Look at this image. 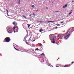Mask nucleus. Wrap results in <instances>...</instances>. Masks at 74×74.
<instances>
[{
    "mask_svg": "<svg viewBox=\"0 0 74 74\" xmlns=\"http://www.w3.org/2000/svg\"><path fill=\"white\" fill-rule=\"evenodd\" d=\"M10 41H11L10 38L7 37L5 38L3 42H9Z\"/></svg>",
    "mask_w": 74,
    "mask_h": 74,
    "instance_id": "f257e3e1",
    "label": "nucleus"
},
{
    "mask_svg": "<svg viewBox=\"0 0 74 74\" xmlns=\"http://www.w3.org/2000/svg\"><path fill=\"white\" fill-rule=\"evenodd\" d=\"M70 33H69L68 34H66L64 36V38H65V40H66L68 38H69L70 37Z\"/></svg>",
    "mask_w": 74,
    "mask_h": 74,
    "instance_id": "f03ea898",
    "label": "nucleus"
},
{
    "mask_svg": "<svg viewBox=\"0 0 74 74\" xmlns=\"http://www.w3.org/2000/svg\"><path fill=\"white\" fill-rule=\"evenodd\" d=\"M33 38H32V37H31L29 39V40H28V42H29V41H32V42H34V41H35V39H34L33 41Z\"/></svg>",
    "mask_w": 74,
    "mask_h": 74,
    "instance_id": "7ed1b4c3",
    "label": "nucleus"
},
{
    "mask_svg": "<svg viewBox=\"0 0 74 74\" xmlns=\"http://www.w3.org/2000/svg\"><path fill=\"white\" fill-rule=\"evenodd\" d=\"M58 37H59L60 39H63V35L62 34H59L58 36Z\"/></svg>",
    "mask_w": 74,
    "mask_h": 74,
    "instance_id": "20e7f679",
    "label": "nucleus"
},
{
    "mask_svg": "<svg viewBox=\"0 0 74 74\" xmlns=\"http://www.w3.org/2000/svg\"><path fill=\"white\" fill-rule=\"evenodd\" d=\"M74 31V27H72L70 29V32L72 33Z\"/></svg>",
    "mask_w": 74,
    "mask_h": 74,
    "instance_id": "39448f33",
    "label": "nucleus"
},
{
    "mask_svg": "<svg viewBox=\"0 0 74 74\" xmlns=\"http://www.w3.org/2000/svg\"><path fill=\"white\" fill-rule=\"evenodd\" d=\"M13 30H16L17 31H18V28H16L15 27V26H14L13 28Z\"/></svg>",
    "mask_w": 74,
    "mask_h": 74,
    "instance_id": "423d86ee",
    "label": "nucleus"
},
{
    "mask_svg": "<svg viewBox=\"0 0 74 74\" xmlns=\"http://www.w3.org/2000/svg\"><path fill=\"white\" fill-rule=\"evenodd\" d=\"M56 36L55 35H53V37L51 38V40H55L56 39Z\"/></svg>",
    "mask_w": 74,
    "mask_h": 74,
    "instance_id": "0eeeda50",
    "label": "nucleus"
},
{
    "mask_svg": "<svg viewBox=\"0 0 74 74\" xmlns=\"http://www.w3.org/2000/svg\"><path fill=\"white\" fill-rule=\"evenodd\" d=\"M53 34H52V35H51L50 34L49 36V37L50 38V40H51L52 39V38L53 36Z\"/></svg>",
    "mask_w": 74,
    "mask_h": 74,
    "instance_id": "6e6552de",
    "label": "nucleus"
},
{
    "mask_svg": "<svg viewBox=\"0 0 74 74\" xmlns=\"http://www.w3.org/2000/svg\"><path fill=\"white\" fill-rule=\"evenodd\" d=\"M55 43H56V44L57 45H59V41L58 40L56 41Z\"/></svg>",
    "mask_w": 74,
    "mask_h": 74,
    "instance_id": "1a4fd4ad",
    "label": "nucleus"
},
{
    "mask_svg": "<svg viewBox=\"0 0 74 74\" xmlns=\"http://www.w3.org/2000/svg\"><path fill=\"white\" fill-rule=\"evenodd\" d=\"M13 32V31L12 30V29H11L10 30H9L8 31V33H12Z\"/></svg>",
    "mask_w": 74,
    "mask_h": 74,
    "instance_id": "9d476101",
    "label": "nucleus"
},
{
    "mask_svg": "<svg viewBox=\"0 0 74 74\" xmlns=\"http://www.w3.org/2000/svg\"><path fill=\"white\" fill-rule=\"evenodd\" d=\"M13 24L14 25H17V23L16 22H14L13 23Z\"/></svg>",
    "mask_w": 74,
    "mask_h": 74,
    "instance_id": "9b49d317",
    "label": "nucleus"
},
{
    "mask_svg": "<svg viewBox=\"0 0 74 74\" xmlns=\"http://www.w3.org/2000/svg\"><path fill=\"white\" fill-rule=\"evenodd\" d=\"M51 42H52V43H53V44H55V40H51Z\"/></svg>",
    "mask_w": 74,
    "mask_h": 74,
    "instance_id": "f8f14e48",
    "label": "nucleus"
},
{
    "mask_svg": "<svg viewBox=\"0 0 74 74\" xmlns=\"http://www.w3.org/2000/svg\"><path fill=\"white\" fill-rule=\"evenodd\" d=\"M67 6V4H66L65 5L63 6V8H65V7H66Z\"/></svg>",
    "mask_w": 74,
    "mask_h": 74,
    "instance_id": "ddd939ff",
    "label": "nucleus"
},
{
    "mask_svg": "<svg viewBox=\"0 0 74 74\" xmlns=\"http://www.w3.org/2000/svg\"><path fill=\"white\" fill-rule=\"evenodd\" d=\"M43 31V30H42V29H41L39 30L40 32H42Z\"/></svg>",
    "mask_w": 74,
    "mask_h": 74,
    "instance_id": "4468645a",
    "label": "nucleus"
},
{
    "mask_svg": "<svg viewBox=\"0 0 74 74\" xmlns=\"http://www.w3.org/2000/svg\"><path fill=\"white\" fill-rule=\"evenodd\" d=\"M28 25V27H27L28 28H29V27H30V25H29V24H27Z\"/></svg>",
    "mask_w": 74,
    "mask_h": 74,
    "instance_id": "2eb2a0df",
    "label": "nucleus"
},
{
    "mask_svg": "<svg viewBox=\"0 0 74 74\" xmlns=\"http://www.w3.org/2000/svg\"><path fill=\"white\" fill-rule=\"evenodd\" d=\"M41 56H45V54H44V53H42V54H41Z\"/></svg>",
    "mask_w": 74,
    "mask_h": 74,
    "instance_id": "dca6fc26",
    "label": "nucleus"
},
{
    "mask_svg": "<svg viewBox=\"0 0 74 74\" xmlns=\"http://www.w3.org/2000/svg\"><path fill=\"white\" fill-rule=\"evenodd\" d=\"M14 49H16V51H19V50L16 49V48L15 47H14Z\"/></svg>",
    "mask_w": 74,
    "mask_h": 74,
    "instance_id": "f3484780",
    "label": "nucleus"
},
{
    "mask_svg": "<svg viewBox=\"0 0 74 74\" xmlns=\"http://www.w3.org/2000/svg\"><path fill=\"white\" fill-rule=\"evenodd\" d=\"M48 66H50V67H53V66H52V65H50V64H49V65H48Z\"/></svg>",
    "mask_w": 74,
    "mask_h": 74,
    "instance_id": "a211bd4d",
    "label": "nucleus"
},
{
    "mask_svg": "<svg viewBox=\"0 0 74 74\" xmlns=\"http://www.w3.org/2000/svg\"><path fill=\"white\" fill-rule=\"evenodd\" d=\"M32 7H36V6H34V5H32Z\"/></svg>",
    "mask_w": 74,
    "mask_h": 74,
    "instance_id": "6ab92c4d",
    "label": "nucleus"
},
{
    "mask_svg": "<svg viewBox=\"0 0 74 74\" xmlns=\"http://www.w3.org/2000/svg\"><path fill=\"white\" fill-rule=\"evenodd\" d=\"M67 65H65L64 66H63V67H67Z\"/></svg>",
    "mask_w": 74,
    "mask_h": 74,
    "instance_id": "aec40b11",
    "label": "nucleus"
},
{
    "mask_svg": "<svg viewBox=\"0 0 74 74\" xmlns=\"http://www.w3.org/2000/svg\"><path fill=\"white\" fill-rule=\"evenodd\" d=\"M23 18H26V17H25V16L24 15H23Z\"/></svg>",
    "mask_w": 74,
    "mask_h": 74,
    "instance_id": "412c9836",
    "label": "nucleus"
},
{
    "mask_svg": "<svg viewBox=\"0 0 74 74\" xmlns=\"http://www.w3.org/2000/svg\"><path fill=\"white\" fill-rule=\"evenodd\" d=\"M27 36H25L24 38V39H25V38H27Z\"/></svg>",
    "mask_w": 74,
    "mask_h": 74,
    "instance_id": "4be33fe9",
    "label": "nucleus"
},
{
    "mask_svg": "<svg viewBox=\"0 0 74 74\" xmlns=\"http://www.w3.org/2000/svg\"><path fill=\"white\" fill-rule=\"evenodd\" d=\"M56 25L57 26H60L59 25V24H56Z\"/></svg>",
    "mask_w": 74,
    "mask_h": 74,
    "instance_id": "5701e85b",
    "label": "nucleus"
},
{
    "mask_svg": "<svg viewBox=\"0 0 74 74\" xmlns=\"http://www.w3.org/2000/svg\"><path fill=\"white\" fill-rule=\"evenodd\" d=\"M72 13H73V12H70L69 13V15H71V14H72Z\"/></svg>",
    "mask_w": 74,
    "mask_h": 74,
    "instance_id": "b1692460",
    "label": "nucleus"
},
{
    "mask_svg": "<svg viewBox=\"0 0 74 74\" xmlns=\"http://www.w3.org/2000/svg\"><path fill=\"white\" fill-rule=\"evenodd\" d=\"M18 4H20V0H19Z\"/></svg>",
    "mask_w": 74,
    "mask_h": 74,
    "instance_id": "393cba45",
    "label": "nucleus"
},
{
    "mask_svg": "<svg viewBox=\"0 0 74 74\" xmlns=\"http://www.w3.org/2000/svg\"><path fill=\"white\" fill-rule=\"evenodd\" d=\"M5 10H6L7 12H8V10H7V9H6Z\"/></svg>",
    "mask_w": 74,
    "mask_h": 74,
    "instance_id": "a878e982",
    "label": "nucleus"
},
{
    "mask_svg": "<svg viewBox=\"0 0 74 74\" xmlns=\"http://www.w3.org/2000/svg\"><path fill=\"white\" fill-rule=\"evenodd\" d=\"M35 11H36V12H37L38 11V9H36V10H35Z\"/></svg>",
    "mask_w": 74,
    "mask_h": 74,
    "instance_id": "bb28decb",
    "label": "nucleus"
},
{
    "mask_svg": "<svg viewBox=\"0 0 74 74\" xmlns=\"http://www.w3.org/2000/svg\"><path fill=\"white\" fill-rule=\"evenodd\" d=\"M35 50H39V49H38V48L36 49H35Z\"/></svg>",
    "mask_w": 74,
    "mask_h": 74,
    "instance_id": "cd10ccee",
    "label": "nucleus"
},
{
    "mask_svg": "<svg viewBox=\"0 0 74 74\" xmlns=\"http://www.w3.org/2000/svg\"><path fill=\"white\" fill-rule=\"evenodd\" d=\"M56 12H59L58 11H56L55 12V13H56Z\"/></svg>",
    "mask_w": 74,
    "mask_h": 74,
    "instance_id": "c85d7f7f",
    "label": "nucleus"
},
{
    "mask_svg": "<svg viewBox=\"0 0 74 74\" xmlns=\"http://www.w3.org/2000/svg\"><path fill=\"white\" fill-rule=\"evenodd\" d=\"M55 29H58V27H56Z\"/></svg>",
    "mask_w": 74,
    "mask_h": 74,
    "instance_id": "c756f323",
    "label": "nucleus"
},
{
    "mask_svg": "<svg viewBox=\"0 0 74 74\" xmlns=\"http://www.w3.org/2000/svg\"><path fill=\"white\" fill-rule=\"evenodd\" d=\"M64 22V21H62L61 22V23H63Z\"/></svg>",
    "mask_w": 74,
    "mask_h": 74,
    "instance_id": "7c9ffc66",
    "label": "nucleus"
},
{
    "mask_svg": "<svg viewBox=\"0 0 74 74\" xmlns=\"http://www.w3.org/2000/svg\"><path fill=\"white\" fill-rule=\"evenodd\" d=\"M56 67H59V66H56Z\"/></svg>",
    "mask_w": 74,
    "mask_h": 74,
    "instance_id": "2f4dec72",
    "label": "nucleus"
},
{
    "mask_svg": "<svg viewBox=\"0 0 74 74\" xmlns=\"http://www.w3.org/2000/svg\"><path fill=\"white\" fill-rule=\"evenodd\" d=\"M42 45L41 44H40V46H41Z\"/></svg>",
    "mask_w": 74,
    "mask_h": 74,
    "instance_id": "473e14b6",
    "label": "nucleus"
},
{
    "mask_svg": "<svg viewBox=\"0 0 74 74\" xmlns=\"http://www.w3.org/2000/svg\"><path fill=\"white\" fill-rule=\"evenodd\" d=\"M72 64H73V63H74V62H72V63H71V64H72Z\"/></svg>",
    "mask_w": 74,
    "mask_h": 74,
    "instance_id": "72a5a7b5",
    "label": "nucleus"
},
{
    "mask_svg": "<svg viewBox=\"0 0 74 74\" xmlns=\"http://www.w3.org/2000/svg\"><path fill=\"white\" fill-rule=\"evenodd\" d=\"M32 15H35V14H34V13H33L32 14Z\"/></svg>",
    "mask_w": 74,
    "mask_h": 74,
    "instance_id": "f704fd0d",
    "label": "nucleus"
},
{
    "mask_svg": "<svg viewBox=\"0 0 74 74\" xmlns=\"http://www.w3.org/2000/svg\"><path fill=\"white\" fill-rule=\"evenodd\" d=\"M52 23H53V22H55V21H52L51 22Z\"/></svg>",
    "mask_w": 74,
    "mask_h": 74,
    "instance_id": "c9c22d12",
    "label": "nucleus"
},
{
    "mask_svg": "<svg viewBox=\"0 0 74 74\" xmlns=\"http://www.w3.org/2000/svg\"><path fill=\"white\" fill-rule=\"evenodd\" d=\"M51 22V21H48V22Z\"/></svg>",
    "mask_w": 74,
    "mask_h": 74,
    "instance_id": "e433bc0d",
    "label": "nucleus"
},
{
    "mask_svg": "<svg viewBox=\"0 0 74 74\" xmlns=\"http://www.w3.org/2000/svg\"><path fill=\"white\" fill-rule=\"evenodd\" d=\"M46 8H47V9H48V7H46Z\"/></svg>",
    "mask_w": 74,
    "mask_h": 74,
    "instance_id": "4c0bfd02",
    "label": "nucleus"
},
{
    "mask_svg": "<svg viewBox=\"0 0 74 74\" xmlns=\"http://www.w3.org/2000/svg\"><path fill=\"white\" fill-rule=\"evenodd\" d=\"M69 30H68V31H67V33H69Z\"/></svg>",
    "mask_w": 74,
    "mask_h": 74,
    "instance_id": "58836bf2",
    "label": "nucleus"
},
{
    "mask_svg": "<svg viewBox=\"0 0 74 74\" xmlns=\"http://www.w3.org/2000/svg\"><path fill=\"white\" fill-rule=\"evenodd\" d=\"M72 1V3H73V2H74V1Z\"/></svg>",
    "mask_w": 74,
    "mask_h": 74,
    "instance_id": "ea45409f",
    "label": "nucleus"
},
{
    "mask_svg": "<svg viewBox=\"0 0 74 74\" xmlns=\"http://www.w3.org/2000/svg\"><path fill=\"white\" fill-rule=\"evenodd\" d=\"M8 31H9L8 30H7V32H8Z\"/></svg>",
    "mask_w": 74,
    "mask_h": 74,
    "instance_id": "a19ab883",
    "label": "nucleus"
},
{
    "mask_svg": "<svg viewBox=\"0 0 74 74\" xmlns=\"http://www.w3.org/2000/svg\"><path fill=\"white\" fill-rule=\"evenodd\" d=\"M32 16V14H31L30 15V16Z\"/></svg>",
    "mask_w": 74,
    "mask_h": 74,
    "instance_id": "79ce46f5",
    "label": "nucleus"
},
{
    "mask_svg": "<svg viewBox=\"0 0 74 74\" xmlns=\"http://www.w3.org/2000/svg\"><path fill=\"white\" fill-rule=\"evenodd\" d=\"M20 48H22V47H20Z\"/></svg>",
    "mask_w": 74,
    "mask_h": 74,
    "instance_id": "37998d69",
    "label": "nucleus"
},
{
    "mask_svg": "<svg viewBox=\"0 0 74 74\" xmlns=\"http://www.w3.org/2000/svg\"><path fill=\"white\" fill-rule=\"evenodd\" d=\"M53 3V2L52 3Z\"/></svg>",
    "mask_w": 74,
    "mask_h": 74,
    "instance_id": "c03bdc74",
    "label": "nucleus"
}]
</instances>
